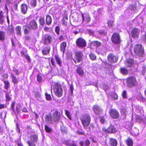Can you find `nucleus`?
<instances>
[{"label":"nucleus","instance_id":"obj_15","mask_svg":"<svg viewBox=\"0 0 146 146\" xmlns=\"http://www.w3.org/2000/svg\"><path fill=\"white\" fill-rule=\"evenodd\" d=\"M82 22L85 21L86 23L89 22L91 20L90 16L88 14L82 13Z\"/></svg>","mask_w":146,"mask_h":146},{"label":"nucleus","instance_id":"obj_53","mask_svg":"<svg viewBox=\"0 0 146 146\" xmlns=\"http://www.w3.org/2000/svg\"><path fill=\"white\" fill-rule=\"evenodd\" d=\"M15 104V102H13L11 103V108L12 109V111L14 112H15L14 108Z\"/></svg>","mask_w":146,"mask_h":146},{"label":"nucleus","instance_id":"obj_47","mask_svg":"<svg viewBox=\"0 0 146 146\" xmlns=\"http://www.w3.org/2000/svg\"><path fill=\"white\" fill-rule=\"evenodd\" d=\"M64 144H65L68 146H77L74 144L69 143L68 142L66 141H64Z\"/></svg>","mask_w":146,"mask_h":146},{"label":"nucleus","instance_id":"obj_17","mask_svg":"<svg viewBox=\"0 0 146 146\" xmlns=\"http://www.w3.org/2000/svg\"><path fill=\"white\" fill-rule=\"evenodd\" d=\"M38 136L37 135L33 134L31 135L30 136V139L31 140V141L35 143H37L38 141Z\"/></svg>","mask_w":146,"mask_h":146},{"label":"nucleus","instance_id":"obj_34","mask_svg":"<svg viewBox=\"0 0 146 146\" xmlns=\"http://www.w3.org/2000/svg\"><path fill=\"white\" fill-rule=\"evenodd\" d=\"M89 56L90 59L92 60H94L96 59V55L91 52L90 54H89Z\"/></svg>","mask_w":146,"mask_h":146},{"label":"nucleus","instance_id":"obj_27","mask_svg":"<svg viewBox=\"0 0 146 146\" xmlns=\"http://www.w3.org/2000/svg\"><path fill=\"white\" fill-rule=\"evenodd\" d=\"M120 72L123 74L125 75L127 74L128 73V70L124 68H121Z\"/></svg>","mask_w":146,"mask_h":146},{"label":"nucleus","instance_id":"obj_56","mask_svg":"<svg viewBox=\"0 0 146 146\" xmlns=\"http://www.w3.org/2000/svg\"><path fill=\"white\" fill-rule=\"evenodd\" d=\"M88 31L90 35H94V31L91 30H88Z\"/></svg>","mask_w":146,"mask_h":146},{"label":"nucleus","instance_id":"obj_24","mask_svg":"<svg viewBox=\"0 0 146 146\" xmlns=\"http://www.w3.org/2000/svg\"><path fill=\"white\" fill-rule=\"evenodd\" d=\"M136 119L139 122H144L145 119L144 116H141L140 115H137L136 117Z\"/></svg>","mask_w":146,"mask_h":146},{"label":"nucleus","instance_id":"obj_35","mask_svg":"<svg viewBox=\"0 0 146 146\" xmlns=\"http://www.w3.org/2000/svg\"><path fill=\"white\" fill-rule=\"evenodd\" d=\"M23 28L24 29V33L26 35L28 34L29 32V30H30V29H29V27H27L25 26L23 27Z\"/></svg>","mask_w":146,"mask_h":146},{"label":"nucleus","instance_id":"obj_9","mask_svg":"<svg viewBox=\"0 0 146 146\" xmlns=\"http://www.w3.org/2000/svg\"><path fill=\"white\" fill-rule=\"evenodd\" d=\"M108 61L111 63H113L115 62H117L118 58L115 56L113 54H109L108 56Z\"/></svg>","mask_w":146,"mask_h":146},{"label":"nucleus","instance_id":"obj_59","mask_svg":"<svg viewBox=\"0 0 146 146\" xmlns=\"http://www.w3.org/2000/svg\"><path fill=\"white\" fill-rule=\"evenodd\" d=\"M18 4L17 3H15L13 6V8L15 10H17Z\"/></svg>","mask_w":146,"mask_h":146},{"label":"nucleus","instance_id":"obj_50","mask_svg":"<svg viewBox=\"0 0 146 146\" xmlns=\"http://www.w3.org/2000/svg\"><path fill=\"white\" fill-rule=\"evenodd\" d=\"M70 94L71 95H72L73 94V90H74V88L73 87L72 85H71L70 86Z\"/></svg>","mask_w":146,"mask_h":146},{"label":"nucleus","instance_id":"obj_48","mask_svg":"<svg viewBox=\"0 0 146 146\" xmlns=\"http://www.w3.org/2000/svg\"><path fill=\"white\" fill-rule=\"evenodd\" d=\"M45 95L46 97V99L48 101L51 100V98L50 95V94H48L46 92L45 93Z\"/></svg>","mask_w":146,"mask_h":146},{"label":"nucleus","instance_id":"obj_10","mask_svg":"<svg viewBox=\"0 0 146 146\" xmlns=\"http://www.w3.org/2000/svg\"><path fill=\"white\" fill-rule=\"evenodd\" d=\"M29 29L36 30L38 28V26L36 22L34 20L31 21L29 23Z\"/></svg>","mask_w":146,"mask_h":146},{"label":"nucleus","instance_id":"obj_8","mask_svg":"<svg viewBox=\"0 0 146 146\" xmlns=\"http://www.w3.org/2000/svg\"><path fill=\"white\" fill-rule=\"evenodd\" d=\"M52 40V37L48 35H45L42 38L43 43L45 44H50Z\"/></svg>","mask_w":146,"mask_h":146},{"label":"nucleus","instance_id":"obj_46","mask_svg":"<svg viewBox=\"0 0 146 146\" xmlns=\"http://www.w3.org/2000/svg\"><path fill=\"white\" fill-rule=\"evenodd\" d=\"M100 121L103 124L105 122L104 117L103 116H101L100 117Z\"/></svg>","mask_w":146,"mask_h":146},{"label":"nucleus","instance_id":"obj_30","mask_svg":"<svg viewBox=\"0 0 146 146\" xmlns=\"http://www.w3.org/2000/svg\"><path fill=\"white\" fill-rule=\"evenodd\" d=\"M15 30L17 34L19 35H21V28L20 26H17L16 27Z\"/></svg>","mask_w":146,"mask_h":146},{"label":"nucleus","instance_id":"obj_18","mask_svg":"<svg viewBox=\"0 0 146 146\" xmlns=\"http://www.w3.org/2000/svg\"><path fill=\"white\" fill-rule=\"evenodd\" d=\"M27 10V5L25 4H22L21 5V11L23 14H25Z\"/></svg>","mask_w":146,"mask_h":146},{"label":"nucleus","instance_id":"obj_41","mask_svg":"<svg viewBox=\"0 0 146 146\" xmlns=\"http://www.w3.org/2000/svg\"><path fill=\"white\" fill-rule=\"evenodd\" d=\"M45 129L46 132L48 133H50L52 131V129L46 125H45Z\"/></svg>","mask_w":146,"mask_h":146},{"label":"nucleus","instance_id":"obj_36","mask_svg":"<svg viewBox=\"0 0 146 146\" xmlns=\"http://www.w3.org/2000/svg\"><path fill=\"white\" fill-rule=\"evenodd\" d=\"M4 82L5 84L4 88L8 90L9 88V83L7 80L4 81Z\"/></svg>","mask_w":146,"mask_h":146},{"label":"nucleus","instance_id":"obj_55","mask_svg":"<svg viewBox=\"0 0 146 146\" xmlns=\"http://www.w3.org/2000/svg\"><path fill=\"white\" fill-rule=\"evenodd\" d=\"M122 95L124 98H127V93L126 91L124 90L123 91Z\"/></svg>","mask_w":146,"mask_h":146},{"label":"nucleus","instance_id":"obj_49","mask_svg":"<svg viewBox=\"0 0 146 146\" xmlns=\"http://www.w3.org/2000/svg\"><path fill=\"white\" fill-rule=\"evenodd\" d=\"M60 50L62 52L63 55L64 54V42H63L60 46Z\"/></svg>","mask_w":146,"mask_h":146},{"label":"nucleus","instance_id":"obj_29","mask_svg":"<svg viewBox=\"0 0 146 146\" xmlns=\"http://www.w3.org/2000/svg\"><path fill=\"white\" fill-rule=\"evenodd\" d=\"M55 59L58 64L60 66L62 64V61L61 60L60 58L58 56L55 55Z\"/></svg>","mask_w":146,"mask_h":146},{"label":"nucleus","instance_id":"obj_57","mask_svg":"<svg viewBox=\"0 0 146 146\" xmlns=\"http://www.w3.org/2000/svg\"><path fill=\"white\" fill-rule=\"evenodd\" d=\"M13 71L17 75H19L20 74V72L17 69H14L13 70Z\"/></svg>","mask_w":146,"mask_h":146},{"label":"nucleus","instance_id":"obj_62","mask_svg":"<svg viewBox=\"0 0 146 146\" xmlns=\"http://www.w3.org/2000/svg\"><path fill=\"white\" fill-rule=\"evenodd\" d=\"M11 2V1L10 0H6V3L5 4L7 5H9Z\"/></svg>","mask_w":146,"mask_h":146},{"label":"nucleus","instance_id":"obj_39","mask_svg":"<svg viewBox=\"0 0 146 146\" xmlns=\"http://www.w3.org/2000/svg\"><path fill=\"white\" fill-rule=\"evenodd\" d=\"M5 39V33L3 32H0V40H3Z\"/></svg>","mask_w":146,"mask_h":146},{"label":"nucleus","instance_id":"obj_60","mask_svg":"<svg viewBox=\"0 0 146 146\" xmlns=\"http://www.w3.org/2000/svg\"><path fill=\"white\" fill-rule=\"evenodd\" d=\"M35 96L36 98H38L40 97V94L38 92H36L35 94Z\"/></svg>","mask_w":146,"mask_h":146},{"label":"nucleus","instance_id":"obj_25","mask_svg":"<svg viewBox=\"0 0 146 146\" xmlns=\"http://www.w3.org/2000/svg\"><path fill=\"white\" fill-rule=\"evenodd\" d=\"M46 24L48 25H50L52 21V19L51 17L49 15H47L46 16Z\"/></svg>","mask_w":146,"mask_h":146},{"label":"nucleus","instance_id":"obj_26","mask_svg":"<svg viewBox=\"0 0 146 146\" xmlns=\"http://www.w3.org/2000/svg\"><path fill=\"white\" fill-rule=\"evenodd\" d=\"M76 72L77 73H78L79 75L81 76H82L84 74V71L81 67H78L77 70Z\"/></svg>","mask_w":146,"mask_h":146},{"label":"nucleus","instance_id":"obj_19","mask_svg":"<svg viewBox=\"0 0 146 146\" xmlns=\"http://www.w3.org/2000/svg\"><path fill=\"white\" fill-rule=\"evenodd\" d=\"M11 77L13 82L14 84H17L19 82V78L16 77L14 74L13 73H11Z\"/></svg>","mask_w":146,"mask_h":146},{"label":"nucleus","instance_id":"obj_31","mask_svg":"<svg viewBox=\"0 0 146 146\" xmlns=\"http://www.w3.org/2000/svg\"><path fill=\"white\" fill-rule=\"evenodd\" d=\"M49 52V48L48 47L45 48L44 49L42 50V52L44 55H47Z\"/></svg>","mask_w":146,"mask_h":146},{"label":"nucleus","instance_id":"obj_37","mask_svg":"<svg viewBox=\"0 0 146 146\" xmlns=\"http://www.w3.org/2000/svg\"><path fill=\"white\" fill-rule=\"evenodd\" d=\"M15 142L17 143L18 146H23V144L21 142V137L19 139L15 140Z\"/></svg>","mask_w":146,"mask_h":146},{"label":"nucleus","instance_id":"obj_33","mask_svg":"<svg viewBox=\"0 0 146 146\" xmlns=\"http://www.w3.org/2000/svg\"><path fill=\"white\" fill-rule=\"evenodd\" d=\"M39 23L41 26H43L45 24L44 18L40 17L39 19Z\"/></svg>","mask_w":146,"mask_h":146},{"label":"nucleus","instance_id":"obj_2","mask_svg":"<svg viewBox=\"0 0 146 146\" xmlns=\"http://www.w3.org/2000/svg\"><path fill=\"white\" fill-rule=\"evenodd\" d=\"M54 90L55 94L57 96L60 97L62 95V89L60 84H56L54 86Z\"/></svg>","mask_w":146,"mask_h":146},{"label":"nucleus","instance_id":"obj_21","mask_svg":"<svg viewBox=\"0 0 146 146\" xmlns=\"http://www.w3.org/2000/svg\"><path fill=\"white\" fill-rule=\"evenodd\" d=\"M126 144L128 146H133V141L132 139L128 138L125 140Z\"/></svg>","mask_w":146,"mask_h":146},{"label":"nucleus","instance_id":"obj_20","mask_svg":"<svg viewBox=\"0 0 146 146\" xmlns=\"http://www.w3.org/2000/svg\"><path fill=\"white\" fill-rule=\"evenodd\" d=\"M129 9L132 11H135L137 10V5L135 3L133 4H130L129 6Z\"/></svg>","mask_w":146,"mask_h":146},{"label":"nucleus","instance_id":"obj_12","mask_svg":"<svg viewBox=\"0 0 146 146\" xmlns=\"http://www.w3.org/2000/svg\"><path fill=\"white\" fill-rule=\"evenodd\" d=\"M139 32V29L135 28L133 29L131 31L132 37L133 38H138Z\"/></svg>","mask_w":146,"mask_h":146},{"label":"nucleus","instance_id":"obj_14","mask_svg":"<svg viewBox=\"0 0 146 146\" xmlns=\"http://www.w3.org/2000/svg\"><path fill=\"white\" fill-rule=\"evenodd\" d=\"M110 113L111 117L114 118H117L119 117V113L115 110H111L110 111Z\"/></svg>","mask_w":146,"mask_h":146},{"label":"nucleus","instance_id":"obj_5","mask_svg":"<svg viewBox=\"0 0 146 146\" xmlns=\"http://www.w3.org/2000/svg\"><path fill=\"white\" fill-rule=\"evenodd\" d=\"M137 81L134 77H130L127 78V85L129 87L135 86L136 84Z\"/></svg>","mask_w":146,"mask_h":146},{"label":"nucleus","instance_id":"obj_32","mask_svg":"<svg viewBox=\"0 0 146 146\" xmlns=\"http://www.w3.org/2000/svg\"><path fill=\"white\" fill-rule=\"evenodd\" d=\"M4 21V17L2 15V11H0V24H2Z\"/></svg>","mask_w":146,"mask_h":146},{"label":"nucleus","instance_id":"obj_11","mask_svg":"<svg viewBox=\"0 0 146 146\" xmlns=\"http://www.w3.org/2000/svg\"><path fill=\"white\" fill-rule=\"evenodd\" d=\"M83 54L81 52H75V58L78 62H79L82 60Z\"/></svg>","mask_w":146,"mask_h":146},{"label":"nucleus","instance_id":"obj_45","mask_svg":"<svg viewBox=\"0 0 146 146\" xmlns=\"http://www.w3.org/2000/svg\"><path fill=\"white\" fill-rule=\"evenodd\" d=\"M60 27L59 26H57L55 28V31L56 34L59 35L60 34Z\"/></svg>","mask_w":146,"mask_h":146},{"label":"nucleus","instance_id":"obj_54","mask_svg":"<svg viewBox=\"0 0 146 146\" xmlns=\"http://www.w3.org/2000/svg\"><path fill=\"white\" fill-rule=\"evenodd\" d=\"M115 100H117L118 98L117 95L115 94H113L111 96Z\"/></svg>","mask_w":146,"mask_h":146},{"label":"nucleus","instance_id":"obj_22","mask_svg":"<svg viewBox=\"0 0 146 146\" xmlns=\"http://www.w3.org/2000/svg\"><path fill=\"white\" fill-rule=\"evenodd\" d=\"M133 60L131 59H128L126 60L125 63V65L128 67H131L133 64Z\"/></svg>","mask_w":146,"mask_h":146},{"label":"nucleus","instance_id":"obj_58","mask_svg":"<svg viewBox=\"0 0 146 146\" xmlns=\"http://www.w3.org/2000/svg\"><path fill=\"white\" fill-rule=\"evenodd\" d=\"M90 141L88 140L87 139L85 143V146H89L90 144Z\"/></svg>","mask_w":146,"mask_h":146},{"label":"nucleus","instance_id":"obj_52","mask_svg":"<svg viewBox=\"0 0 146 146\" xmlns=\"http://www.w3.org/2000/svg\"><path fill=\"white\" fill-rule=\"evenodd\" d=\"M113 21H109L108 22V25L110 27H111L113 25Z\"/></svg>","mask_w":146,"mask_h":146},{"label":"nucleus","instance_id":"obj_16","mask_svg":"<svg viewBox=\"0 0 146 146\" xmlns=\"http://www.w3.org/2000/svg\"><path fill=\"white\" fill-rule=\"evenodd\" d=\"M117 142L116 140L112 138L109 139V141L108 144V146H117Z\"/></svg>","mask_w":146,"mask_h":146},{"label":"nucleus","instance_id":"obj_43","mask_svg":"<svg viewBox=\"0 0 146 146\" xmlns=\"http://www.w3.org/2000/svg\"><path fill=\"white\" fill-rule=\"evenodd\" d=\"M27 143L29 146H36L35 144L36 143L31 141H27Z\"/></svg>","mask_w":146,"mask_h":146},{"label":"nucleus","instance_id":"obj_7","mask_svg":"<svg viewBox=\"0 0 146 146\" xmlns=\"http://www.w3.org/2000/svg\"><path fill=\"white\" fill-rule=\"evenodd\" d=\"M111 40L112 41L113 43L117 44L120 42V37L119 34L117 33H114L112 35Z\"/></svg>","mask_w":146,"mask_h":146},{"label":"nucleus","instance_id":"obj_63","mask_svg":"<svg viewBox=\"0 0 146 146\" xmlns=\"http://www.w3.org/2000/svg\"><path fill=\"white\" fill-rule=\"evenodd\" d=\"M25 57L26 58V59L29 61V62L30 61L31 59L30 58V57L29 56L26 55Z\"/></svg>","mask_w":146,"mask_h":146},{"label":"nucleus","instance_id":"obj_3","mask_svg":"<svg viewBox=\"0 0 146 146\" xmlns=\"http://www.w3.org/2000/svg\"><path fill=\"white\" fill-rule=\"evenodd\" d=\"M81 119L84 127H87L89 125L90 121V117L89 115L83 116Z\"/></svg>","mask_w":146,"mask_h":146},{"label":"nucleus","instance_id":"obj_38","mask_svg":"<svg viewBox=\"0 0 146 146\" xmlns=\"http://www.w3.org/2000/svg\"><path fill=\"white\" fill-rule=\"evenodd\" d=\"M31 5L32 7H35L36 5V0H31Z\"/></svg>","mask_w":146,"mask_h":146},{"label":"nucleus","instance_id":"obj_44","mask_svg":"<svg viewBox=\"0 0 146 146\" xmlns=\"http://www.w3.org/2000/svg\"><path fill=\"white\" fill-rule=\"evenodd\" d=\"M42 80V76L39 74H38L37 76V81L39 82H41Z\"/></svg>","mask_w":146,"mask_h":146},{"label":"nucleus","instance_id":"obj_51","mask_svg":"<svg viewBox=\"0 0 146 146\" xmlns=\"http://www.w3.org/2000/svg\"><path fill=\"white\" fill-rule=\"evenodd\" d=\"M5 97L6 98V100L9 101L11 99V98L9 96V94L7 93L5 95Z\"/></svg>","mask_w":146,"mask_h":146},{"label":"nucleus","instance_id":"obj_28","mask_svg":"<svg viewBox=\"0 0 146 146\" xmlns=\"http://www.w3.org/2000/svg\"><path fill=\"white\" fill-rule=\"evenodd\" d=\"M101 44V43L97 41H93L92 43V45L94 46L97 47L100 46Z\"/></svg>","mask_w":146,"mask_h":146},{"label":"nucleus","instance_id":"obj_4","mask_svg":"<svg viewBox=\"0 0 146 146\" xmlns=\"http://www.w3.org/2000/svg\"><path fill=\"white\" fill-rule=\"evenodd\" d=\"M134 51L135 54L138 56H141L143 54V49L141 44H137L134 47Z\"/></svg>","mask_w":146,"mask_h":146},{"label":"nucleus","instance_id":"obj_42","mask_svg":"<svg viewBox=\"0 0 146 146\" xmlns=\"http://www.w3.org/2000/svg\"><path fill=\"white\" fill-rule=\"evenodd\" d=\"M21 105L20 104H17L16 107V111L18 113H20V109L21 108Z\"/></svg>","mask_w":146,"mask_h":146},{"label":"nucleus","instance_id":"obj_6","mask_svg":"<svg viewBox=\"0 0 146 146\" xmlns=\"http://www.w3.org/2000/svg\"><path fill=\"white\" fill-rule=\"evenodd\" d=\"M77 45L79 47L84 48L86 46V42L83 39L80 38L78 39L76 41Z\"/></svg>","mask_w":146,"mask_h":146},{"label":"nucleus","instance_id":"obj_40","mask_svg":"<svg viewBox=\"0 0 146 146\" xmlns=\"http://www.w3.org/2000/svg\"><path fill=\"white\" fill-rule=\"evenodd\" d=\"M65 114L67 117L70 120L71 119V116L70 112L67 110L65 111Z\"/></svg>","mask_w":146,"mask_h":146},{"label":"nucleus","instance_id":"obj_13","mask_svg":"<svg viewBox=\"0 0 146 146\" xmlns=\"http://www.w3.org/2000/svg\"><path fill=\"white\" fill-rule=\"evenodd\" d=\"M93 110L94 113L96 115L100 114L102 112V110L98 106L96 105L93 107Z\"/></svg>","mask_w":146,"mask_h":146},{"label":"nucleus","instance_id":"obj_64","mask_svg":"<svg viewBox=\"0 0 146 146\" xmlns=\"http://www.w3.org/2000/svg\"><path fill=\"white\" fill-rule=\"evenodd\" d=\"M2 76L5 79H7L8 78V75L7 74H3L2 75Z\"/></svg>","mask_w":146,"mask_h":146},{"label":"nucleus","instance_id":"obj_1","mask_svg":"<svg viewBox=\"0 0 146 146\" xmlns=\"http://www.w3.org/2000/svg\"><path fill=\"white\" fill-rule=\"evenodd\" d=\"M60 114L57 111L52 112L51 115H47L45 116V121L49 124H52L58 121L60 119Z\"/></svg>","mask_w":146,"mask_h":146},{"label":"nucleus","instance_id":"obj_23","mask_svg":"<svg viewBox=\"0 0 146 146\" xmlns=\"http://www.w3.org/2000/svg\"><path fill=\"white\" fill-rule=\"evenodd\" d=\"M116 129L114 126L111 125L108 128V133H114L116 132Z\"/></svg>","mask_w":146,"mask_h":146},{"label":"nucleus","instance_id":"obj_61","mask_svg":"<svg viewBox=\"0 0 146 146\" xmlns=\"http://www.w3.org/2000/svg\"><path fill=\"white\" fill-rule=\"evenodd\" d=\"M50 62L51 63L52 65L53 66H54L55 65V64L54 59L53 58H51V59L50 60Z\"/></svg>","mask_w":146,"mask_h":146}]
</instances>
